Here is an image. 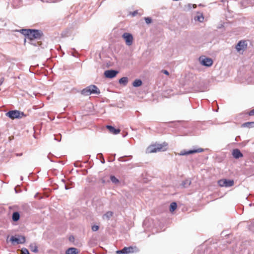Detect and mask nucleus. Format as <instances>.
Listing matches in <instances>:
<instances>
[{"mask_svg": "<svg viewBox=\"0 0 254 254\" xmlns=\"http://www.w3.org/2000/svg\"><path fill=\"white\" fill-rule=\"evenodd\" d=\"M117 254H125V252L124 251V248L121 250H118L116 252Z\"/></svg>", "mask_w": 254, "mask_h": 254, "instance_id": "nucleus-31", "label": "nucleus"}, {"mask_svg": "<svg viewBox=\"0 0 254 254\" xmlns=\"http://www.w3.org/2000/svg\"><path fill=\"white\" fill-rule=\"evenodd\" d=\"M113 212L112 211H108L103 215V219L106 220H109L113 216Z\"/></svg>", "mask_w": 254, "mask_h": 254, "instance_id": "nucleus-18", "label": "nucleus"}, {"mask_svg": "<svg viewBox=\"0 0 254 254\" xmlns=\"http://www.w3.org/2000/svg\"><path fill=\"white\" fill-rule=\"evenodd\" d=\"M98 155H100L102 157V159H101V162L102 164H104L105 161L104 158H103V154L102 153H100V154H98Z\"/></svg>", "mask_w": 254, "mask_h": 254, "instance_id": "nucleus-32", "label": "nucleus"}, {"mask_svg": "<svg viewBox=\"0 0 254 254\" xmlns=\"http://www.w3.org/2000/svg\"><path fill=\"white\" fill-rule=\"evenodd\" d=\"M55 139L58 140V141H60V140H59V139H57L56 138H55Z\"/></svg>", "mask_w": 254, "mask_h": 254, "instance_id": "nucleus-41", "label": "nucleus"}, {"mask_svg": "<svg viewBox=\"0 0 254 254\" xmlns=\"http://www.w3.org/2000/svg\"><path fill=\"white\" fill-rule=\"evenodd\" d=\"M203 151V149L199 148L196 149H190L188 151L183 150L180 152L179 153L180 155H187L191 154H193L195 153H200Z\"/></svg>", "mask_w": 254, "mask_h": 254, "instance_id": "nucleus-9", "label": "nucleus"}, {"mask_svg": "<svg viewBox=\"0 0 254 254\" xmlns=\"http://www.w3.org/2000/svg\"><path fill=\"white\" fill-rule=\"evenodd\" d=\"M143 11L142 10H140V12H139L138 10H134L133 12H130L129 14L131 15L132 17L135 16L137 14H139L140 16L142 15Z\"/></svg>", "mask_w": 254, "mask_h": 254, "instance_id": "nucleus-23", "label": "nucleus"}, {"mask_svg": "<svg viewBox=\"0 0 254 254\" xmlns=\"http://www.w3.org/2000/svg\"><path fill=\"white\" fill-rule=\"evenodd\" d=\"M15 192H17L16 190V188H15Z\"/></svg>", "mask_w": 254, "mask_h": 254, "instance_id": "nucleus-43", "label": "nucleus"}, {"mask_svg": "<svg viewBox=\"0 0 254 254\" xmlns=\"http://www.w3.org/2000/svg\"><path fill=\"white\" fill-rule=\"evenodd\" d=\"M200 63L203 66L210 67L213 64V60L210 58L206 57L204 56H200L198 59Z\"/></svg>", "mask_w": 254, "mask_h": 254, "instance_id": "nucleus-3", "label": "nucleus"}, {"mask_svg": "<svg viewBox=\"0 0 254 254\" xmlns=\"http://www.w3.org/2000/svg\"><path fill=\"white\" fill-rule=\"evenodd\" d=\"M100 93V90L95 85H90L81 91V94L84 96H89L91 94L99 95Z\"/></svg>", "mask_w": 254, "mask_h": 254, "instance_id": "nucleus-1", "label": "nucleus"}, {"mask_svg": "<svg viewBox=\"0 0 254 254\" xmlns=\"http://www.w3.org/2000/svg\"><path fill=\"white\" fill-rule=\"evenodd\" d=\"M251 1V3L252 4H254V0H250Z\"/></svg>", "mask_w": 254, "mask_h": 254, "instance_id": "nucleus-39", "label": "nucleus"}, {"mask_svg": "<svg viewBox=\"0 0 254 254\" xmlns=\"http://www.w3.org/2000/svg\"><path fill=\"white\" fill-rule=\"evenodd\" d=\"M118 71L114 69L107 70L104 72V76L106 78H113L118 73Z\"/></svg>", "mask_w": 254, "mask_h": 254, "instance_id": "nucleus-11", "label": "nucleus"}, {"mask_svg": "<svg viewBox=\"0 0 254 254\" xmlns=\"http://www.w3.org/2000/svg\"><path fill=\"white\" fill-rule=\"evenodd\" d=\"M232 155L235 159H239L243 156V153L239 149H234L232 151Z\"/></svg>", "mask_w": 254, "mask_h": 254, "instance_id": "nucleus-13", "label": "nucleus"}, {"mask_svg": "<svg viewBox=\"0 0 254 254\" xmlns=\"http://www.w3.org/2000/svg\"><path fill=\"white\" fill-rule=\"evenodd\" d=\"M64 188H65V190H68V188L67 187V186L66 185H64Z\"/></svg>", "mask_w": 254, "mask_h": 254, "instance_id": "nucleus-38", "label": "nucleus"}, {"mask_svg": "<svg viewBox=\"0 0 254 254\" xmlns=\"http://www.w3.org/2000/svg\"><path fill=\"white\" fill-rule=\"evenodd\" d=\"M163 145L162 144H155L150 145L147 148V151L149 153H155L160 151L162 149Z\"/></svg>", "mask_w": 254, "mask_h": 254, "instance_id": "nucleus-6", "label": "nucleus"}, {"mask_svg": "<svg viewBox=\"0 0 254 254\" xmlns=\"http://www.w3.org/2000/svg\"><path fill=\"white\" fill-rule=\"evenodd\" d=\"M30 250L34 252V253H37L38 250V247L36 246L35 244H31L30 245Z\"/></svg>", "mask_w": 254, "mask_h": 254, "instance_id": "nucleus-26", "label": "nucleus"}, {"mask_svg": "<svg viewBox=\"0 0 254 254\" xmlns=\"http://www.w3.org/2000/svg\"><path fill=\"white\" fill-rule=\"evenodd\" d=\"M249 115L250 116H254V109L249 112Z\"/></svg>", "mask_w": 254, "mask_h": 254, "instance_id": "nucleus-34", "label": "nucleus"}, {"mask_svg": "<svg viewBox=\"0 0 254 254\" xmlns=\"http://www.w3.org/2000/svg\"><path fill=\"white\" fill-rule=\"evenodd\" d=\"M20 180H21V181H22V180H23V177H22V176H21V177H20Z\"/></svg>", "mask_w": 254, "mask_h": 254, "instance_id": "nucleus-40", "label": "nucleus"}, {"mask_svg": "<svg viewBox=\"0 0 254 254\" xmlns=\"http://www.w3.org/2000/svg\"><path fill=\"white\" fill-rule=\"evenodd\" d=\"M79 252L78 250L75 248H69L65 252L66 254H77Z\"/></svg>", "mask_w": 254, "mask_h": 254, "instance_id": "nucleus-17", "label": "nucleus"}, {"mask_svg": "<svg viewBox=\"0 0 254 254\" xmlns=\"http://www.w3.org/2000/svg\"><path fill=\"white\" fill-rule=\"evenodd\" d=\"M99 229V226L97 225H94L92 227V230L93 231H97Z\"/></svg>", "mask_w": 254, "mask_h": 254, "instance_id": "nucleus-30", "label": "nucleus"}, {"mask_svg": "<svg viewBox=\"0 0 254 254\" xmlns=\"http://www.w3.org/2000/svg\"><path fill=\"white\" fill-rule=\"evenodd\" d=\"M124 251L125 252V254H128L130 253H133L138 251V249L136 247H128L124 248Z\"/></svg>", "mask_w": 254, "mask_h": 254, "instance_id": "nucleus-12", "label": "nucleus"}, {"mask_svg": "<svg viewBox=\"0 0 254 254\" xmlns=\"http://www.w3.org/2000/svg\"><path fill=\"white\" fill-rule=\"evenodd\" d=\"M74 237L73 236H71L69 238V240L70 241H72V240H74Z\"/></svg>", "mask_w": 254, "mask_h": 254, "instance_id": "nucleus-37", "label": "nucleus"}, {"mask_svg": "<svg viewBox=\"0 0 254 254\" xmlns=\"http://www.w3.org/2000/svg\"><path fill=\"white\" fill-rule=\"evenodd\" d=\"M142 84V82L140 79H135L132 83V85L134 87H137L141 86Z\"/></svg>", "mask_w": 254, "mask_h": 254, "instance_id": "nucleus-21", "label": "nucleus"}, {"mask_svg": "<svg viewBox=\"0 0 254 254\" xmlns=\"http://www.w3.org/2000/svg\"><path fill=\"white\" fill-rule=\"evenodd\" d=\"M144 20L146 24H149L151 23L152 22V19L151 18L149 17H144Z\"/></svg>", "mask_w": 254, "mask_h": 254, "instance_id": "nucleus-28", "label": "nucleus"}, {"mask_svg": "<svg viewBox=\"0 0 254 254\" xmlns=\"http://www.w3.org/2000/svg\"><path fill=\"white\" fill-rule=\"evenodd\" d=\"M122 37L125 40L127 46H130L132 44L133 37L132 34L129 33H124Z\"/></svg>", "mask_w": 254, "mask_h": 254, "instance_id": "nucleus-8", "label": "nucleus"}, {"mask_svg": "<svg viewBox=\"0 0 254 254\" xmlns=\"http://www.w3.org/2000/svg\"><path fill=\"white\" fill-rule=\"evenodd\" d=\"M6 116L11 119H21L23 117H25V115L23 112L18 110H11L6 113Z\"/></svg>", "mask_w": 254, "mask_h": 254, "instance_id": "nucleus-2", "label": "nucleus"}, {"mask_svg": "<svg viewBox=\"0 0 254 254\" xmlns=\"http://www.w3.org/2000/svg\"><path fill=\"white\" fill-rule=\"evenodd\" d=\"M177 204L175 202H172L170 205V212L174 211L177 208Z\"/></svg>", "mask_w": 254, "mask_h": 254, "instance_id": "nucleus-24", "label": "nucleus"}, {"mask_svg": "<svg viewBox=\"0 0 254 254\" xmlns=\"http://www.w3.org/2000/svg\"><path fill=\"white\" fill-rule=\"evenodd\" d=\"M98 156H99V157L101 158V159H102V157H101V156H100V155H98Z\"/></svg>", "mask_w": 254, "mask_h": 254, "instance_id": "nucleus-42", "label": "nucleus"}, {"mask_svg": "<svg viewBox=\"0 0 254 254\" xmlns=\"http://www.w3.org/2000/svg\"><path fill=\"white\" fill-rule=\"evenodd\" d=\"M19 32L29 39V37L31 33V29H22L19 30Z\"/></svg>", "mask_w": 254, "mask_h": 254, "instance_id": "nucleus-15", "label": "nucleus"}, {"mask_svg": "<svg viewBox=\"0 0 254 254\" xmlns=\"http://www.w3.org/2000/svg\"><path fill=\"white\" fill-rule=\"evenodd\" d=\"M162 72L164 74H166V75H169V71L166 70H162Z\"/></svg>", "mask_w": 254, "mask_h": 254, "instance_id": "nucleus-33", "label": "nucleus"}, {"mask_svg": "<svg viewBox=\"0 0 254 254\" xmlns=\"http://www.w3.org/2000/svg\"><path fill=\"white\" fill-rule=\"evenodd\" d=\"M11 217L13 222H17L20 219V214L18 211H14L13 212Z\"/></svg>", "mask_w": 254, "mask_h": 254, "instance_id": "nucleus-16", "label": "nucleus"}, {"mask_svg": "<svg viewBox=\"0 0 254 254\" xmlns=\"http://www.w3.org/2000/svg\"><path fill=\"white\" fill-rule=\"evenodd\" d=\"M110 180L113 183L115 184L119 183V180L115 176L111 175L110 176Z\"/></svg>", "mask_w": 254, "mask_h": 254, "instance_id": "nucleus-27", "label": "nucleus"}, {"mask_svg": "<svg viewBox=\"0 0 254 254\" xmlns=\"http://www.w3.org/2000/svg\"><path fill=\"white\" fill-rule=\"evenodd\" d=\"M124 157H122L119 158V161L121 162H126L127 160L124 159Z\"/></svg>", "mask_w": 254, "mask_h": 254, "instance_id": "nucleus-36", "label": "nucleus"}, {"mask_svg": "<svg viewBox=\"0 0 254 254\" xmlns=\"http://www.w3.org/2000/svg\"><path fill=\"white\" fill-rule=\"evenodd\" d=\"M242 126L244 127H254V122L245 123L242 124Z\"/></svg>", "mask_w": 254, "mask_h": 254, "instance_id": "nucleus-22", "label": "nucleus"}, {"mask_svg": "<svg viewBox=\"0 0 254 254\" xmlns=\"http://www.w3.org/2000/svg\"><path fill=\"white\" fill-rule=\"evenodd\" d=\"M106 127L110 131V132L114 134H117L120 132V129L115 128L114 127L110 125H107Z\"/></svg>", "mask_w": 254, "mask_h": 254, "instance_id": "nucleus-14", "label": "nucleus"}, {"mask_svg": "<svg viewBox=\"0 0 254 254\" xmlns=\"http://www.w3.org/2000/svg\"><path fill=\"white\" fill-rule=\"evenodd\" d=\"M20 254H30L28 250L25 248L21 249Z\"/></svg>", "mask_w": 254, "mask_h": 254, "instance_id": "nucleus-29", "label": "nucleus"}, {"mask_svg": "<svg viewBox=\"0 0 254 254\" xmlns=\"http://www.w3.org/2000/svg\"><path fill=\"white\" fill-rule=\"evenodd\" d=\"M31 33L30 34L29 39L32 40L33 39H40L43 35V33L41 30L31 29Z\"/></svg>", "mask_w": 254, "mask_h": 254, "instance_id": "nucleus-5", "label": "nucleus"}, {"mask_svg": "<svg viewBox=\"0 0 254 254\" xmlns=\"http://www.w3.org/2000/svg\"><path fill=\"white\" fill-rule=\"evenodd\" d=\"M194 19L195 21H198L199 22H202L204 19V17L203 16V14L202 13H200L199 15H198L196 16H195Z\"/></svg>", "mask_w": 254, "mask_h": 254, "instance_id": "nucleus-25", "label": "nucleus"}, {"mask_svg": "<svg viewBox=\"0 0 254 254\" xmlns=\"http://www.w3.org/2000/svg\"><path fill=\"white\" fill-rule=\"evenodd\" d=\"M191 184V181L190 179H186L185 180L183 181L181 184V186L183 188H188L189 187L190 185Z\"/></svg>", "mask_w": 254, "mask_h": 254, "instance_id": "nucleus-19", "label": "nucleus"}, {"mask_svg": "<svg viewBox=\"0 0 254 254\" xmlns=\"http://www.w3.org/2000/svg\"><path fill=\"white\" fill-rule=\"evenodd\" d=\"M247 48V43L246 41L241 40L236 46V49L238 52H240L243 50L244 51Z\"/></svg>", "mask_w": 254, "mask_h": 254, "instance_id": "nucleus-10", "label": "nucleus"}, {"mask_svg": "<svg viewBox=\"0 0 254 254\" xmlns=\"http://www.w3.org/2000/svg\"><path fill=\"white\" fill-rule=\"evenodd\" d=\"M4 77H1L0 78V86L2 85L4 81Z\"/></svg>", "mask_w": 254, "mask_h": 254, "instance_id": "nucleus-35", "label": "nucleus"}, {"mask_svg": "<svg viewBox=\"0 0 254 254\" xmlns=\"http://www.w3.org/2000/svg\"><path fill=\"white\" fill-rule=\"evenodd\" d=\"M25 237L21 235H17L12 236L10 239V241L13 244H24L25 242Z\"/></svg>", "mask_w": 254, "mask_h": 254, "instance_id": "nucleus-4", "label": "nucleus"}, {"mask_svg": "<svg viewBox=\"0 0 254 254\" xmlns=\"http://www.w3.org/2000/svg\"><path fill=\"white\" fill-rule=\"evenodd\" d=\"M218 185L222 187H230L234 185V182L232 180L221 179L218 181Z\"/></svg>", "mask_w": 254, "mask_h": 254, "instance_id": "nucleus-7", "label": "nucleus"}, {"mask_svg": "<svg viewBox=\"0 0 254 254\" xmlns=\"http://www.w3.org/2000/svg\"><path fill=\"white\" fill-rule=\"evenodd\" d=\"M119 83L126 86L128 83V78L127 77H123L119 79Z\"/></svg>", "mask_w": 254, "mask_h": 254, "instance_id": "nucleus-20", "label": "nucleus"}]
</instances>
